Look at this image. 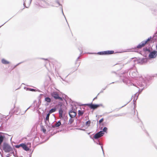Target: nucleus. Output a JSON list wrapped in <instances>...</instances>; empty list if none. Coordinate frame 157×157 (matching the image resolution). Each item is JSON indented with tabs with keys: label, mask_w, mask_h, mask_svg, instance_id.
Returning <instances> with one entry per match:
<instances>
[{
	"label": "nucleus",
	"mask_w": 157,
	"mask_h": 157,
	"mask_svg": "<svg viewBox=\"0 0 157 157\" xmlns=\"http://www.w3.org/2000/svg\"><path fill=\"white\" fill-rule=\"evenodd\" d=\"M138 95H139V94H138L137 95V94L136 93V94H134V95L132 96V99L133 98V101H136V100L138 98Z\"/></svg>",
	"instance_id": "obj_16"
},
{
	"label": "nucleus",
	"mask_w": 157,
	"mask_h": 157,
	"mask_svg": "<svg viewBox=\"0 0 157 157\" xmlns=\"http://www.w3.org/2000/svg\"><path fill=\"white\" fill-rule=\"evenodd\" d=\"M42 130H43V132H44V133H45V132H46V129H45L44 128V129H42Z\"/></svg>",
	"instance_id": "obj_44"
},
{
	"label": "nucleus",
	"mask_w": 157,
	"mask_h": 157,
	"mask_svg": "<svg viewBox=\"0 0 157 157\" xmlns=\"http://www.w3.org/2000/svg\"><path fill=\"white\" fill-rule=\"evenodd\" d=\"M97 98V97H95V98H94L93 99V100H95V99H96V98Z\"/></svg>",
	"instance_id": "obj_50"
},
{
	"label": "nucleus",
	"mask_w": 157,
	"mask_h": 157,
	"mask_svg": "<svg viewBox=\"0 0 157 157\" xmlns=\"http://www.w3.org/2000/svg\"><path fill=\"white\" fill-rule=\"evenodd\" d=\"M5 138V136L4 135H0V145L3 142L4 139Z\"/></svg>",
	"instance_id": "obj_17"
},
{
	"label": "nucleus",
	"mask_w": 157,
	"mask_h": 157,
	"mask_svg": "<svg viewBox=\"0 0 157 157\" xmlns=\"http://www.w3.org/2000/svg\"><path fill=\"white\" fill-rule=\"evenodd\" d=\"M148 60V59L146 58H140L138 59L137 62L139 63L143 64L147 63Z\"/></svg>",
	"instance_id": "obj_6"
},
{
	"label": "nucleus",
	"mask_w": 157,
	"mask_h": 157,
	"mask_svg": "<svg viewBox=\"0 0 157 157\" xmlns=\"http://www.w3.org/2000/svg\"><path fill=\"white\" fill-rule=\"evenodd\" d=\"M30 157H31V156Z\"/></svg>",
	"instance_id": "obj_63"
},
{
	"label": "nucleus",
	"mask_w": 157,
	"mask_h": 157,
	"mask_svg": "<svg viewBox=\"0 0 157 157\" xmlns=\"http://www.w3.org/2000/svg\"><path fill=\"white\" fill-rule=\"evenodd\" d=\"M15 147L16 148H19L20 147L19 145H17L15 146Z\"/></svg>",
	"instance_id": "obj_40"
},
{
	"label": "nucleus",
	"mask_w": 157,
	"mask_h": 157,
	"mask_svg": "<svg viewBox=\"0 0 157 157\" xmlns=\"http://www.w3.org/2000/svg\"><path fill=\"white\" fill-rule=\"evenodd\" d=\"M107 128L106 127H105L103 128V130L101 131H102L103 132V133H104V132H106L107 131Z\"/></svg>",
	"instance_id": "obj_28"
},
{
	"label": "nucleus",
	"mask_w": 157,
	"mask_h": 157,
	"mask_svg": "<svg viewBox=\"0 0 157 157\" xmlns=\"http://www.w3.org/2000/svg\"><path fill=\"white\" fill-rule=\"evenodd\" d=\"M152 40V38L151 36L150 37L148 38L146 40V41H143L145 44L148 42H149V41H150L151 40Z\"/></svg>",
	"instance_id": "obj_26"
},
{
	"label": "nucleus",
	"mask_w": 157,
	"mask_h": 157,
	"mask_svg": "<svg viewBox=\"0 0 157 157\" xmlns=\"http://www.w3.org/2000/svg\"><path fill=\"white\" fill-rule=\"evenodd\" d=\"M61 124V123L60 121H58V122H56L53 124H49V125L48 127L49 128V131H50L51 130L52 128H54L56 127H59V126Z\"/></svg>",
	"instance_id": "obj_2"
},
{
	"label": "nucleus",
	"mask_w": 157,
	"mask_h": 157,
	"mask_svg": "<svg viewBox=\"0 0 157 157\" xmlns=\"http://www.w3.org/2000/svg\"><path fill=\"white\" fill-rule=\"evenodd\" d=\"M6 23H5L4 24H3L2 25H1V26H0V28L2 26H3Z\"/></svg>",
	"instance_id": "obj_56"
},
{
	"label": "nucleus",
	"mask_w": 157,
	"mask_h": 157,
	"mask_svg": "<svg viewBox=\"0 0 157 157\" xmlns=\"http://www.w3.org/2000/svg\"><path fill=\"white\" fill-rule=\"evenodd\" d=\"M129 75H130L132 78H135L136 76L137 72L136 71L131 70L129 72Z\"/></svg>",
	"instance_id": "obj_12"
},
{
	"label": "nucleus",
	"mask_w": 157,
	"mask_h": 157,
	"mask_svg": "<svg viewBox=\"0 0 157 157\" xmlns=\"http://www.w3.org/2000/svg\"><path fill=\"white\" fill-rule=\"evenodd\" d=\"M61 10H62V13L63 15L64 16V17H65V16L64 14V13H63V8L62 7H61ZM66 20V18H65ZM67 21V20H66Z\"/></svg>",
	"instance_id": "obj_39"
},
{
	"label": "nucleus",
	"mask_w": 157,
	"mask_h": 157,
	"mask_svg": "<svg viewBox=\"0 0 157 157\" xmlns=\"http://www.w3.org/2000/svg\"><path fill=\"white\" fill-rule=\"evenodd\" d=\"M103 90H103L102 89L100 91V93H99L98 94V95L100 93H103Z\"/></svg>",
	"instance_id": "obj_43"
},
{
	"label": "nucleus",
	"mask_w": 157,
	"mask_h": 157,
	"mask_svg": "<svg viewBox=\"0 0 157 157\" xmlns=\"http://www.w3.org/2000/svg\"><path fill=\"white\" fill-rule=\"evenodd\" d=\"M55 2L57 4L56 5H52V6H55L58 7L60 5V4L59 3V1H58V0H56Z\"/></svg>",
	"instance_id": "obj_24"
},
{
	"label": "nucleus",
	"mask_w": 157,
	"mask_h": 157,
	"mask_svg": "<svg viewBox=\"0 0 157 157\" xmlns=\"http://www.w3.org/2000/svg\"><path fill=\"white\" fill-rule=\"evenodd\" d=\"M20 147H21L25 151H27L29 150V148L25 144L21 143L19 144Z\"/></svg>",
	"instance_id": "obj_10"
},
{
	"label": "nucleus",
	"mask_w": 157,
	"mask_h": 157,
	"mask_svg": "<svg viewBox=\"0 0 157 157\" xmlns=\"http://www.w3.org/2000/svg\"><path fill=\"white\" fill-rule=\"evenodd\" d=\"M30 108V107H29L25 111V112L26 111Z\"/></svg>",
	"instance_id": "obj_53"
},
{
	"label": "nucleus",
	"mask_w": 157,
	"mask_h": 157,
	"mask_svg": "<svg viewBox=\"0 0 157 157\" xmlns=\"http://www.w3.org/2000/svg\"><path fill=\"white\" fill-rule=\"evenodd\" d=\"M0 134H3L2 132H0Z\"/></svg>",
	"instance_id": "obj_60"
},
{
	"label": "nucleus",
	"mask_w": 157,
	"mask_h": 157,
	"mask_svg": "<svg viewBox=\"0 0 157 157\" xmlns=\"http://www.w3.org/2000/svg\"><path fill=\"white\" fill-rule=\"evenodd\" d=\"M56 110V108H52L49 111V112L48 113L49 114L55 112Z\"/></svg>",
	"instance_id": "obj_20"
},
{
	"label": "nucleus",
	"mask_w": 157,
	"mask_h": 157,
	"mask_svg": "<svg viewBox=\"0 0 157 157\" xmlns=\"http://www.w3.org/2000/svg\"><path fill=\"white\" fill-rule=\"evenodd\" d=\"M143 50L145 52H146V51H148L149 52H150V50L148 48H144L143 49Z\"/></svg>",
	"instance_id": "obj_30"
},
{
	"label": "nucleus",
	"mask_w": 157,
	"mask_h": 157,
	"mask_svg": "<svg viewBox=\"0 0 157 157\" xmlns=\"http://www.w3.org/2000/svg\"><path fill=\"white\" fill-rule=\"evenodd\" d=\"M132 60H131V62H134L135 61H136V58H132Z\"/></svg>",
	"instance_id": "obj_35"
},
{
	"label": "nucleus",
	"mask_w": 157,
	"mask_h": 157,
	"mask_svg": "<svg viewBox=\"0 0 157 157\" xmlns=\"http://www.w3.org/2000/svg\"><path fill=\"white\" fill-rule=\"evenodd\" d=\"M98 54H99V55H104L103 51V52H98Z\"/></svg>",
	"instance_id": "obj_34"
},
{
	"label": "nucleus",
	"mask_w": 157,
	"mask_h": 157,
	"mask_svg": "<svg viewBox=\"0 0 157 157\" xmlns=\"http://www.w3.org/2000/svg\"><path fill=\"white\" fill-rule=\"evenodd\" d=\"M0 154L1 155L2 157H3L2 155L1 154V152L0 151Z\"/></svg>",
	"instance_id": "obj_51"
},
{
	"label": "nucleus",
	"mask_w": 157,
	"mask_h": 157,
	"mask_svg": "<svg viewBox=\"0 0 157 157\" xmlns=\"http://www.w3.org/2000/svg\"><path fill=\"white\" fill-rule=\"evenodd\" d=\"M61 79L63 80V81H64V79H63L62 78H61Z\"/></svg>",
	"instance_id": "obj_59"
},
{
	"label": "nucleus",
	"mask_w": 157,
	"mask_h": 157,
	"mask_svg": "<svg viewBox=\"0 0 157 157\" xmlns=\"http://www.w3.org/2000/svg\"><path fill=\"white\" fill-rule=\"evenodd\" d=\"M11 155L10 154H8L6 155V157H10V156Z\"/></svg>",
	"instance_id": "obj_46"
},
{
	"label": "nucleus",
	"mask_w": 157,
	"mask_h": 157,
	"mask_svg": "<svg viewBox=\"0 0 157 157\" xmlns=\"http://www.w3.org/2000/svg\"><path fill=\"white\" fill-rule=\"evenodd\" d=\"M137 84H138V85L139 86L142 87V88L141 89V90L144 89L146 86V83L145 81H144L143 82L139 81L138 82Z\"/></svg>",
	"instance_id": "obj_8"
},
{
	"label": "nucleus",
	"mask_w": 157,
	"mask_h": 157,
	"mask_svg": "<svg viewBox=\"0 0 157 157\" xmlns=\"http://www.w3.org/2000/svg\"><path fill=\"white\" fill-rule=\"evenodd\" d=\"M80 62H79L78 63V67L79 66V65H80Z\"/></svg>",
	"instance_id": "obj_52"
},
{
	"label": "nucleus",
	"mask_w": 157,
	"mask_h": 157,
	"mask_svg": "<svg viewBox=\"0 0 157 157\" xmlns=\"http://www.w3.org/2000/svg\"><path fill=\"white\" fill-rule=\"evenodd\" d=\"M21 63H18L15 66H14V68H15V67H16L18 65H19Z\"/></svg>",
	"instance_id": "obj_48"
},
{
	"label": "nucleus",
	"mask_w": 157,
	"mask_h": 157,
	"mask_svg": "<svg viewBox=\"0 0 157 157\" xmlns=\"http://www.w3.org/2000/svg\"><path fill=\"white\" fill-rule=\"evenodd\" d=\"M12 147L8 144L4 143L3 146V150L6 152H9L12 151Z\"/></svg>",
	"instance_id": "obj_1"
},
{
	"label": "nucleus",
	"mask_w": 157,
	"mask_h": 157,
	"mask_svg": "<svg viewBox=\"0 0 157 157\" xmlns=\"http://www.w3.org/2000/svg\"><path fill=\"white\" fill-rule=\"evenodd\" d=\"M10 154L11 155V154H13V153H14V151H13V149L12 148V151H10Z\"/></svg>",
	"instance_id": "obj_38"
},
{
	"label": "nucleus",
	"mask_w": 157,
	"mask_h": 157,
	"mask_svg": "<svg viewBox=\"0 0 157 157\" xmlns=\"http://www.w3.org/2000/svg\"><path fill=\"white\" fill-rule=\"evenodd\" d=\"M121 116V114H115L113 116L114 117H117L119 116Z\"/></svg>",
	"instance_id": "obj_33"
},
{
	"label": "nucleus",
	"mask_w": 157,
	"mask_h": 157,
	"mask_svg": "<svg viewBox=\"0 0 157 157\" xmlns=\"http://www.w3.org/2000/svg\"><path fill=\"white\" fill-rule=\"evenodd\" d=\"M13 155L14 156V157H18L17 156V153H16L15 154L14 153H13Z\"/></svg>",
	"instance_id": "obj_41"
},
{
	"label": "nucleus",
	"mask_w": 157,
	"mask_h": 157,
	"mask_svg": "<svg viewBox=\"0 0 157 157\" xmlns=\"http://www.w3.org/2000/svg\"><path fill=\"white\" fill-rule=\"evenodd\" d=\"M109 85H108L104 88H103V89H102L103 90H105L106 88H107L108 87V86Z\"/></svg>",
	"instance_id": "obj_49"
},
{
	"label": "nucleus",
	"mask_w": 157,
	"mask_h": 157,
	"mask_svg": "<svg viewBox=\"0 0 157 157\" xmlns=\"http://www.w3.org/2000/svg\"><path fill=\"white\" fill-rule=\"evenodd\" d=\"M90 121H88L86 122V125L89 126L90 124Z\"/></svg>",
	"instance_id": "obj_32"
},
{
	"label": "nucleus",
	"mask_w": 157,
	"mask_h": 157,
	"mask_svg": "<svg viewBox=\"0 0 157 157\" xmlns=\"http://www.w3.org/2000/svg\"><path fill=\"white\" fill-rule=\"evenodd\" d=\"M78 49L79 50L80 52V54L79 56L78 57V58H77V59L76 60V62H75V64H77L78 63V60L80 59V57L81 56V55L82 54V52H82V49H80V48H78Z\"/></svg>",
	"instance_id": "obj_18"
},
{
	"label": "nucleus",
	"mask_w": 157,
	"mask_h": 157,
	"mask_svg": "<svg viewBox=\"0 0 157 157\" xmlns=\"http://www.w3.org/2000/svg\"><path fill=\"white\" fill-rule=\"evenodd\" d=\"M41 59L44 60L46 61V63H47L48 62V59H44V58H41Z\"/></svg>",
	"instance_id": "obj_36"
},
{
	"label": "nucleus",
	"mask_w": 157,
	"mask_h": 157,
	"mask_svg": "<svg viewBox=\"0 0 157 157\" xmlns=\"http://www.w3.org/2000/svg\"><path fill=\"white\" fill-rule=\"evenodd\" d=\"M23 5H24V6L26 8H28V7H27V6H25V2H24V3H23Z\"/></svg>",
	"instance_id": "obj_47"
},
{
	"label": "nucleus",
	"mask_w": 157,
	"mask_h": 157,
	"mask_svg": "<svg viewBox=\"0 0 157 157\" xmlns=\"http://www.w3.org/2000/svg\"><path fill=\"white\" fill-rule=\"evenodd\" d=\"M68 76V75H67L66 76V77H67Z\"/></svg>",
	"instance_id": "obj_61"
},
{
	"label": "nucleus",
	"mask_w": 157,
	"mask_h": 157,
	"mask_svg": "<svg viewBox=\"0 0 157 157\" xmlns=\"http://www.w3.org/2000/svg\"><path fill=\"white\" fill-rule=\"evenodd\" d=\"M103 135L104 133H103V132L100 131L94 135V138L95 139H98L99 138L102 136Z\"/></svg>",
	"instance_id": "obj_7"
},
{
	"label": "nucleus",
	"mask_w": 157,
	"mask_h": 157,
	"mask_svg": "<svg viewBox=\"0 0 157 157\" xmlns=\"http://www.w3.org/2000/svg\"><path fill=\"white\" fill-rule=\"evenodd\" d=\"M63 110H62V108H60L59 109V114H63Z\"/></svg>",
	"instance_id": "obj_31"
},
{
	"label": "nucleus",
	"mask_w": 157,
	"mask_h": 157,
	"mask_svg": "<svg viewBox=\"0 0 157 157\" xmlns=\"http://www.w3.org/2000/svg\"><path fill=\"white\" fill-rule=\"evenodd\" d=\"M121 79L122 80V82L124 83L127 84L129 80L128 76H126V74L120 76Z\"/></svg>",
	"instance_id": "obj_4"
},
{
	"label": "nucleus",
	"mask_w": 157,
	"mask_h": 157,
	"mask_svg": "<svg viewBox=\"0 0 157 157\" xmlns=\"http://www.w3.org/2000/svg\"><path fill=\"white\" fill-rule=\"evenodd\" d=\"M72 118H71L70 119L69 121H68V124H69V125H70L73 122L74 120V119H73Z\"/></svg>",
	"instance_id": "obj_23"
},
{
	"label": "nucleus",
	"mask_w": 157,
	"mask_h": 157,
	"mask_svg": "<svg viewBox=\"0 0 157 157\" xmlns=\"http://www.w3.org/2000/svg\"><path fill=\"white\" fill-rule=\"evenodd\" d=\"M103 120H104V119L103 118L101 119L100 120H99V123H101L103 121Z\"/></svg>",
	"instance_id": "obj_37"
},
{
	"label": "nucleus",
	"mask_w": 157,
	"mask_h": 157,
	"mask_svg": "<svg viewBox=\"0 0 157 157\" xmlns=\"http://www.w3.org/2000/svg\"><path fill=\"white\" fill-rule=\"evenodd\" d=\"M114 83V82H112V83H110L109 85V84H112V83Z\"/></svg>",
	"instance_id": "obj_54"
},
{
	"label": "nucleus",
	"mask_w": 157,
	"mask_h": 157,
	"mask_svg": "<svg viewBox=\"0 0 157 157\" xmlns=\"http://www.w3.org/2000/svg\"><path fill=\"white\" fill-rule=\"evenodd\" d=\"M45 101L47 102L50 103L51 102V99L50 98L47 97L45 98Z\"/></svg>",
	"instance_id": "obj_22"
},
{
	"label": "nucleus",
	"mask_w": 157,
	"mask_h": 157,
	"mask_svg": "<svg viewBox=\"0 0 157 157\" xmlns=\"http://www.w3.org/2000/svg\"><path fill=\"white\" fill-rule=\"evenodd\" d=\"M157 56V52L154 50L153 51L150 52L149 55L150 58H154L156 57Z\"/></svg>",
	"instance_id": "obj_9"
},
{
	"label": "nucleus",
	"mask_w": 157,
	"mask_h": 157,
	"mask_svg": "<svg viewBox=\"0 0 157 157\" xmlns=\"http://www.w3.org/2000/svg\"><path fill=\"white\" fill-rule=\"evenodd\" d=\"M151 40L153 42H154V41L157 42V36H154L152 38V40Z\"/></svg>",
	"instance_id": "obj_21"
},
{
	"label": "nucleus",
	"mask_w": 157,
	"mask_h": 157,
	"mask_svg": "<svg viewBox=\"0 0 157 157\" xmlns=\"http://www.w3.org/2000/svg\"><path fill=\"white\" fill-rule=\"evenodd\" d=\"M29 145H30V146H30V145H31V144H29Z\"/></svg>",
	"instance_id": "obj_62"
},
{
	"label": "nucleus",
	"mask_w": 157,
	"mask_h": 157,
	"mask_svg": "<svg viewBox=\"0 0 157 157\" xmlns=\"http://www.w3.org/2000/svg\"><path fill=\"white\" fill-rule=\"evenodd\" d=\"M156 48L157 49V44H156Z\"/></svg>",
	"instance_id": "obj_57"
},
{
	"label": "nucleus",
	"mask_w": 157,
	"mask_h": 157,
	"mask_svg": "<svg viewBox=\"0 0 157 157\" xmlns=\"http://www.w3.org/2000/svg\"><path fill=\"white\" fill-rule=\"evenodd\" d=\"M83 113V111L81 110H79L78 111V115L79 116H82Z\"/></svg>",
	"instance_id": "obj_25"
},
{
	"label": "nucleus",
	"mask_w": 157,
	"mask_h": 157,
	"mask_svg": "<svg viewBox=\"0 0 157 157\" xmlns=\"http://www.w3.org/2000/svg\"><path fill=\"white\" fill-rule=\"evenodd\" d=\"M2 125H1L0 126V130H1V128L2 127Z\"/></svg>",
	"instance_id": "obj_55"
},
{
	"label": "nucleus",
	"mask_w": 157,
	"mask_h": 157,
	"mask_svg": "<svg viewBox=\"0 0 157 157\" xmlns=\"http://www.w3.org/2000/svg\"><path fill=\"white\" fill-rule=\"evenodd\" d=\"M1 62L4 64H8L10 63V62L4 59H2L1 60Z\"/></svg>",
	"instance_id": "obj_15"
},
{
	"label": "nucleus",
	"mask_w": 157,
	"mask_h": 157,
	"mask_svg": "<svg viewBox=\"0 0 157 157\" xmlns=\"http://www.w3.org/2000/svg\"><path fill=\"white\" fill-rule=\"evenodd\" d=\"M104 55H107L106 51H103Z\"/></svg>",
	"instance_id": "obj_45"
},
{
	"label": "nucleus",
	"mask_w": 157,
	"mask_h": 157,
	"mask_svg": "<svg viewBox=\"0 0 157 157\" xmlns=\"http://www.w3.org/2000/svg\"><path fill=\"white\" fill-rule=\"evenodd\" d=\"M51 95L52 97L56 99H59L61 101L63 100L62 98L59 96V95L56 92H55L52 93Z\"/></svg>",
	"instance_id": "obj_5"
},
{
	"label": "nucleus",
	"mask_w": 157,
	"mask_h": 157,
	"mask_svg": "<svg viewBox=\"0 0 157 157\" xmlns=\"http://www.w3.org/2000/svg\"><path fill=\"white\" fill-rule=\"evenodd\" d=\"M26 90L33 91H35L36 90L33 89H32V88H27L26 89Z\"/></svg>",
	"instance_id": "obj_29"
},
{
	"label": "nucleus",
	"mask_w": 157,
	"mask_h": 157,
	"mask_svg": "<svg viewBox=\"0 0 157 157\" xmlns=\"http://www.w3.org/2000/svg\"><path fill=\"white\" fill-rule=\"evenodd\" d=\"M76 115V113L72 110L69 113V115L71 118H73L75 117Z\"/></svg>",
	"instance_id": "obj_13"
},
{
	"label": "nucleus",
	"mask_w": 157,
	"mask_h": 157,
	"mask_svg": "<svg viewBox=\"0 0 157 157\" xmlns=\"http://www.w3.org/2000/svg\"><path fill=\"white\" fill-rule=\"evenodd\" d=\"M145 44L143 41L141 42L139 44H138L136 48L139 49L141 48L142 47L145 45Z\"/></svg>",
	"instance_id": "obj_14"
},
{
	"label": "nucleus",
	"mask_w": 157,
	"mask_h": 157,
	"mask_svg": "<svg viewBox=\"0 0 157 157\" xmlns=\"http://www.w3.org/2000/svg\"><path fill=\"white\" fill-rule=\"evenodd\" d=\"M50 114L48 113L47 114L45 118L44 119V121L46 124L48 126L49 125V117Z\"/></svg>",
	"instance_id": "obj_11"
},
{
	"label": "nucleus",
	"mask_w": 157,
	"mask_h": 157,
	"mask_svg": "<svg viewBox=\"0 0 157 157\" xmlns=\"http://www.w3.org/2000/svg\"><path fill=\"white\" fill-rule=\"evenodd\" d=\"M59 117L60 118L63 117V114H59Z\"/></svg>",
	"instance_id": "obj_42"
},
{
	"label": "nucleus",
	"mask_w": 157,
	"mask_h": 157,
	"mask_svg": "<svg viewBox=\"0 0 157 157\" xmlns=\"http://www.w3.org/2000/svg\"><path fill=\"white\" fill-rule=\"evenodd\" d=\"M107 55L111 54L114 53L113 51H107Z\"/></svg>",
	"instance_id": "obj_27"
},
{
	"label": "nucleus",
	"mask_w": 157,
	"mask_h": 157,
	"mask_svg": "<svg viewBox=\"0 0 157 157\" xmlns=\"http://www.w3.org/2000/svg\"><path fill=\"white\" fill-rule=\"evenodd\" d=\"M88 53L89 54H93V53Z\"/></svg>",
	"instance_id": "obj_58"
},
{
	"label": "nucleus",
	"mask_w": 157,
	"mask_h": 157,
	"mask_svg": "<svg viewBox=\"0 0 157 157\" xmlns=\"http://www.w3.org/2000/svg\"><path fill=\"white\" fill-rule=\"evenodd\" d=\"M96 143L98 144H99V145H101V147L102 151H103V155L104 156V151L103 149V146L101 145V142H100V141H99V140H98V141L97 142H96Z\"/></svg>",
	"instance_id": "obj_19"
},
{
	"label": "nucleus",
	"mask_w": 157,
	"mask_h": 157,
	"mask_svg": "<svg viewBox=\"0 0 157 157\" xmlns=\"http://www.w3.org/2000/svg\"><path fill=\"white\" fill-rule=\"evenodd\" d=\"M86 105L88 106L91 109H95L99 106H102V104H92V103L90 104H86Z\"/></svg>",
	"instance_id": "obj_3"
}]
</instances>
